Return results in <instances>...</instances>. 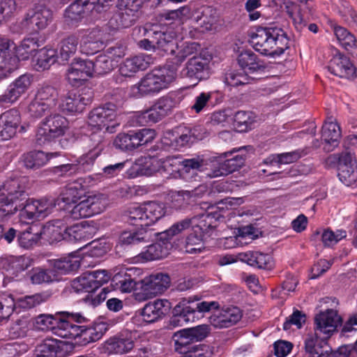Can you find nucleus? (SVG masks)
Returning <instances> with one entry per match:
<instances>
[{
  "label": "nucleus",
  "mask_w": 357,
  "mask_h": 357,
  "mask_svg": "<svg viewBox=\"0 0 357 357\" xmlns=\"http://www.w3.org/2000/svg\"><path fill=\"white\" fill-rule=\"evenodd\" d=\"M154 59L149 54H140L126 59L121 64L119 72L123 77H130L138 70H146L153 63Z\"/></svg>",
  "instance_id": "obj_29"
},
{
  "label": "nucleus",
  "mask_w": 357,
  "mask_h": 357,
  "mask_svg": "<svg viewBox=\"0 0 357 357\" xmlns=\"http://www.w3.org/2000/svg\"><path fill=\"white\" fill-rule=\"evenodd\" d=\"M84 196V191L74 181L67 184L56 199L58 205L77 204Z\"/></svg>",
  "instance_id": "obj_37"
},
{
  "label": "nucleus",
  "mask_w": 357,
  "mask_h": 357,
  "mask_svg": "<svg viewBox=\"0 0 357 357\" xmlns=\"http://www.w3.org/2000/svg\"><path fill=\"white\" fill-rule=\"evenodd\" d=\"M18 7L15 0H0V19L8 22L17 13Z\"/></svg>",
  "instance_id": "obj_60"
},
{
  "label": "nucleus",
  "mask_w": 357,
  "mask_h": 357,
  "mask_svg": "<svg viewBox=\"0 0 357 357\" xmlns=\"http://www.w3.org/2000/svg\"><path fill=\"white\" fill-rule=\"evenodd\" d=\"M111 278L106 270L86 271L71 282V288L77 294L96 291Z\"/></svg>",
  "instance_id": "obj_10"
},
{
  "label": "nucleus",
  "mask_w": 357,
  "mask_h": 357,
  "mask_svg": "<svg viewBox=\"0 0 357 357\" xmlns=\"http://www.w3.org/2000/svg\"><path fill=\"white\" fill-rule=\"evenodd\" d=\"M181 164L182 172H189L190 170H198L199 172H204V170L208 169V168L206 167L208 165L206 160L200 158L199 156L184 159L181 160Z\"/></svg>",
  "instance_id": "obj_63"
},
{
  "label": "nucleus",
  "mask_w": 357,
  "mask_h": 357,
  "mask_svg": "<svg viewBox=\"0 0 357 357\" xmlns=\"http://www.w3.org/2000/svg\"><path fill=\"white\" fill-rule=\"evenodd\" d=\"M174 102L171 98H162L149 109L143 111L139 116L140 123H152L160 121L171 112Z\"/></svg>",
  "instance_id": "obj_22"
},
{
  "label": "nucleus",
  "mask_w": 357,
  "mask_h": 357,
  "mask_svg": "<svg viewBox=\"0 0 357 357\" xmlns=\"http://www.w3.org/2000/svg\"><path fill=\"white\" fill-rule=\"evenodd\" d=\"M56 50L53 48L44 47L37 51L34 55L33 66L36 70L47 69L56 61Z\"/></svg>",
  "instance_id": "obj_40"
},
{
  "label": "nucleus",
  "mask_w": 357,
  "mask_h": 357,
  "mask_svg": "<svg viewBox=\"0 0 357 357\" xmlns=\"http://www.w3.org/2000/svg\"><path fill=\"white\" fill-rule=\"evenodd\" d=\"M200 45L197 43H184L178 47V51L176 55V63L180 65L188 56L197 53Z\"/></svg>",
  "instance_id": "obj_62"
},
{
  "label": "nucleus",
  "mask_w": 357,
  "mask_h": 357,
  "mask_svg": "<svg viewBox=\"0 0 357 357\" xmlns=\"http://www.w3.org/2000/svg\"><path fill=\"white\" fill-rule=\"evenodd\" d=\"M93 66V73L97 72L98 74H105L111 71L116 63L105 54H100L95 61H91Z\"/></svg>",
  "instance_id": "obj_58"
},
{
  "label": "nucleus",
  "mask_w": 357,
  "mask_h": 357,
  "mask_svg": "<svg viewBox=\"0 0 357 357\" xmlns=\"http://www.w3.org/2000/svg\"><path fill=\"white\" fill-rule=\"evenodd\" d=\"M248 35L253 48L264 55L280 56L289 47L287 33L278 26H259Z\"/></svg>",
  "instance_id": "obj_2"
},
{
  "label": "nucleus",
  "mask_w": 357,
  "mask_h": 357,
  "mask_svg": "<svg viewBox=\"0 0 357 357\" xmlns=\"http://www.w3.org/2000/svg\"><path fill=\"white\" fill-rule=\"evenodd\" d=\"M191 11L190 19L195 22L211 25L215 21L213 15L214 10L209 6L196 7L191 5Z\"/></svg>",
  "instance_id": "obj_43"
},
{
  "label": "nucleus",
  "mask_w": 357,
  "mask_h": 357,
  "mask_svg": "<svg viewBox=\"0 0 357 357\" xmlns=\"http://www.w3.org/2000/svg\"><path fill=\"white\" fill-rule=\"evenodd\" d=\"M176 79V72L165 66L155 68L140 81V87L149 89H165Z\"/></svg>",
  "instance_id": "obj_15"
},
{
  "label": "nucleus",
  "mask_w": 357,
  "mask_h": 357,
  "mask_svg": "<svg viewBox=\"0 0 357 357\" xmlns=\"http://www.w3.org/2000/svg\"><path fill=\"white\" fill-rule=\"evenodd\" d=\"M211 56L206 53H201L199 56H193L187 63V73L188 77L201 76L200 73L208 69V65Z\"/></svg>",
  "instance_id": "obj_39"
},
{
  "label": "nucleus",
  "mask_w": 357,
  "mask_h": 357,
  "mask_svg": "<svg viewBox=\"0 0 357 357\" xmlns=\"http://www.w3.org/2000/svg\"><path fill=\"white\" fill-rule=\"evenodd\" d=\"M64 236L70 242L86 241L90 238V234L82 225L75 224L63 227Z\"/></svg>",
  "instance_id": "obj_46"
},
{
  "label": "nucleus",
  "mask_w": 357,
  "mask_h": 357,
  "mask_svg": "<svg viewBox=\"0 0 357 357\" xmlns=\"http://www.w3.org/2000/svg\"><path fill=\"white\" fill-rule=\"evenodd\" d=\"M78 37L69 36L61 42L59 56L63 61H68L77 51Z\"/></svg>",
  "instance_id": "obj_52"
},
{
  "label": "nucleus",
  "mask_w": 357,
  "mask_h": 357,
  "mask_svg": "<svg viewBox=\"0 0 357 357\" xmlns=\"http://www.w3.org/2000/svg\"><path fill=\"white\" fill-rule=\"evenodd\" d=\"M328 339L314 333L309 335L305 340V349L308 357H327V352L331 351Z\"/></svg>",
  "instance_id": "obj_27"
},
{
  "label": "nucleus",
  "mask_w": 357,
  "mask_h": 357,
  "mask_svg": "<svg viewBox=\"0 0 357 357\" xmlns=\"http://www.w3.org/2000/svg\"><path fill=\"white\" fill-rule=\"evenodd\" d=\"M171 303L166 299H157L146 303L140 314L144 321L151 324L162 319L169 311Z\"/></svg>",
  "instance_id": "obj_24"
},
{
  "label": "nucleus",
  "mask_w": 357,
  "mask_h": 357,
  "mask_svg": "<svg viewBox=\"0 0 357 357\" xmlns=\"http://www.w3.org/2000/svg\"><path fill=\"white\" fill-rule=\"evenodd\" d=\"M68 128V121L61 114L47 116L40 124L36 135V143L38 146L51 144L63 135Z\"/></svg>",
  "instance_id": "obj_4"
},
{
  "label": "nucleus",
  "mask_w": 357,
  "mask_h": 357,
  "mask_svg": "<svg viewBox=\"0 0 357 357\" xmlns=\"http://www.w3.org/2000/svg\"><path fill=\"white\" fill-rule=\"evenodd\" d=\"M237 62L243 70L251 73L261 70L266 68L264 62L259 59L252 50L241 52L238 55Z\"/></svg>",
  "instance_id": "obj_35"
},
{
  "label": "nucleus",
  "mask_w": 357,
  "mask_h": 357,
  "mask_svg": "<svg viewBox=\"0 0 357 357\" xmlns=\"http://www.w3.org/2000/svg\"><path fill=\"white\" fill-rule=\"evenodd\" d=\"M155 47L166 53L174 54L176 43L173 32L153 31Z\"/></svg>",
  "instance_id": "obj_38"
},
{
  "label": "nucleus",
  "mask_w": 357,
  "mask_h": 357,
  "mask_svg": "<svg viewBox=\"0 0 357 357\" xmlns=\"http://www.w3.org/2000/svg\"><path fill=\"white\" fill-rule=\"evenodd\" d=\"M145 224L151 226L164 216L165 211L162 204L155 202H149L143 204Z\"/></svg>",
  "instance_id": "obj_41"
},
{
  "label": "nucleus",
  "mask_w": 357,
  "mask_h": 357,
  "mask_svg": "<svg viewBox=\"0 0 357 357\" xmlns=\"http://www.w3.org/2000/svg\"><path fill=\"white\" fill-rule=\"evenodd\" d=\"M219 218L218 212H206L195 216L190 218L192 229L194 232H199L205 236L216 227Z\"/></svg>",
  "instance_id": "obj_31"
},
{
  "label": "nucleus",
  "mask_w": 357,
  "mask_h": 357,
  "mask_svg": "<svg viewBox=\"0 0 357 357\" xmlns=\"http://www.w3.org/2000/svg\"><path fill=\"white\" fill-rule=\"evenodd\" d=\"M105 209V204L98 196H89L76 205L70 211L73 219L86 218L99 214Z\"/></svg>",
  "instance_id": "obj_19"
},
{
  "label": "nucleus",
  "mask_w": 357,
  "mask_h": 357,
  "mask_svg": "<svg viewBox=\"0 0 357 357\" xmlns=\"http://www.w3.org/2000/svg\"><path fill=\"white\" fill-rule=\"evenodd\" d=\"M242 261L259 269L270 270L273 266V257L267 253L259 251H248L241 255Z\"/></svg>",
  "instance_id": "obj_32"
},
{
  "label": "nucleus",
  "mask_w": 357,
  "mask_h": 357,
  "mask_svg": "<svg viewBox=\"0 0 357 357\" xmlns=\"http://www.w3.org/2000/svg\"><path fill=\"white\" fill-rule=\"evenodd\" d=\"M93 75V66L90 60L76 59L68 68L66 78L73 87H80L85 84Z\"/></svg>",
  "instance_id": "obj_18"
},
{
  "label": "nucleus",
  "mask_w": 357,
  "mask_h": 357,
  "mask_svg": "<svg viewBox=\"0 0 357 357\" xmlns=\"http://www.w3.org/2000/svg\"><path fill=\"white\" fill-rule=\"evenodd\" d=\"M328 68L332 74L346 78L353 77L356 72L349 59L342 54L334 56L330 61Z\"/></svg>",
  "instance_id": "obj_30"
},
{
  "label": "nucleus",
  "mask_w": 357,
  "mask_h": 357,
  "mask_svg": "<svg viewBox=\"0 0 357 357\" xmlns=\"http://www.w3.org/2000/svg\"><path fill=\"white\" fill-rule=\"evenodd\" d=\"M236 152L224 153L225 160L220 162H211L210 169L206 173V175L210 178H216L222 176H227L238 170L245 163V156L243 155L233 153Z\"/></svg>",
  "instance_id": "obj_11"
},
{
  "label": "nucleus",
  "mask_w": 357,
  "mask_h": 357,
  "mask_svg": "<svg viewBox=\"0 0 357 357\" xmlns=\"http://www.w3.org/2000/svg\"><path fill=\"white\" fill-rule=\"evenodd\" d=\"M218 301H202L199 298H183L174 307L171 323L177 325V322L194 321L202 317L204 314L213 310H216L210 317V323L219 328H229L242 317L241 310L236 306L222 307Z\"/></svg>",
  "instance_id": "obj_1"
},
{
  "label": "nucleus",
  "mask_w": 357,
  "mask_h": 357,
  "mask_svg": "<svg viewBox=\"0 0 357 357\" xmlns=\"http://www.w3.org/2000/svg\"><path fill=\"white\" fill-rule=\"evenodd\" d=\"M341 137L339 125L334 122H326L322 126L321 139L333 148L337 146Z\"/></svg>",
  "instance_id": "obj_42"
},
{
  "label": "nucleus",
  "mask_w": 357,
  "mask_h": 357,
  "mask_svg": "<svg viewBox=\"0 0 357 357\" xmlns=\"http://www.w3.org/2000/svg\"><path fill=\"white\" fill-rule=\"evenodd\" d=\"M63 222L61 220H54L49 222L44 227L43 234L51 241H60L66 239L64 236Z\"/></svg>",
  "instance_id": "obj_47"
},
{
  "label": "nucleus",
  "mask_w": 357,
  "mask_h": 357,
  "mask_svg": "<svg viewBox=\"0 0 357 357\" xmlns=\"http://www.w3.org/2000/svg\"><path fill=\"white\" fill-rule=\"evenodd\" d=\"M337 176L345 185L351 186L357 182V166L342 165L338 166Z\"/></svg>",
  "instance_id": "obj_55"
},
{
  "label": "nucleus",
  "mask_w": 357,
  "mask_h": 357,
  "mask_svg": "<svg viewBox=\"0 0 357 357\" xmlns=\"http://www.w3.org/2000/svg\"><path fill=\"white\" fill-rule=\"evenodd\" d=\"M128 218L130 224L137 227H146L143 204L129 208Z\"/></svg>",
  "instance_id": "obj_64"
},
{
  "label": "nucleus",
  "mask_w": 357,
  "mask_h": 357,
  "mask_svg": "<svg viewBox=\"0 0 357 357\" xmlns=\"http://www.w3.org/2000/svg\"><path fill=\"white\" fill-rule=\"evenodd\" d=\"M306 8L308 13H302L301 8L296 3L291 1L284 2V11L292 19L296 28L299 30L306 26L307 21L310 20V17L313 14L312 9L308 5L306 6Z\"/></svg>",
  "instance_id": "obj_33"
},
{
  "label": "nucleus",
  "mask_w": 357,
  "mask_h": 357,
  "mask_svg": "<svg viewBox=\"0 0 357 357\" xmlns=\"http://www.w3.org/2000/svg\"><path fill=\"white\" fill-rule=\"evenodd\" d=\"M116 116V105L112 102H107L101 106L93 108L88 114L89 126L101 131L105 129L108 132L116 131L119 123L114 121Z\"/></svg>",
  "instance_id": "obj_8"
},
{
  "label": "nucleus",
  "mask_w": 357,
  "mask_h": 357,
  "mask_svg": "<svg viewBox=\"0 0 357 357\" xmlns=\"http://www.w3.org/2000/svg\"><path fill=\"white\" fill-rule=\"evenodd\" d=\"M73 350V345L64 341L46 339L36 349V357H67Z\"/></svg>",
  "instance_id": "obj_20"
},
{
  "label": "nucleus",
  "mask_w": 357,
  "mask_h": 357,
  "mask_svg": "<svg viewBox=\"0 0 357 357\" xmlns=\"http://www.w3.org/2000/svg\"><path fill=\"white\" fill-rule=\"evenodd\" d=\"M57 91H37L34 98L28 106V113L33 119L41 118L46 112L56 106Z\"/></svg>",
  "instance_id": "obj_13"
},
{
  "label": "nucleus",
  "mask_w": 357,
  "mask_h": 357,
  "mask_svg": "<svg viewBox=\"0 0 357 357\" xmlns=\"http://www.w3.org/2000/svg\"><path fill=\"white\" fill-rule=\"evenodd\" d=\"M52 19V10L45 6H40L27 13L22 24L27 29L37 31L46 28Z\"/></svg>",
  "instance_id": "obj_21"
},
{
  "label": "nucleus",
  "mask_w": 357,
  "mask_h": 357,
  "mask_svg": "<svg viewBox=\"0 0 357 357\" xmlns=\"http://www.w3.org/2000/svg\"><path fill=\"white\" fill-rule=\"evenodd\" d=\"M40 45L38 40L34 38H24L20 45L14 47L15 53L21 60H27L33 52L38 51Z\"/></svg>",
  "instance_id": "obj_48"
},
{
  "label": "nucleus",
  "mask_w": 357,
  "mask_h": 357,
  "mask_svg": "<svg viewBox=\"0 0 357 357\" xmlns=\"http://www.w3.org/2000/svg\"><path fill=\"white\" fill-rule=\"evenodd\" d=\"M21 117L17 109H9L0 115V141L12 138L17 132Z\"/></svg>",
  "instance_id": "obj_26"
},
{
  "label": "nucleus",
  "mask_w": 357,
  "mask_h": 357,
  "mask_svg": "<svg viewBox=\"0 0 357 357\" xmlns=\"http://www.w3.org/2000/svg\"><path fill=\"white\" fill-rule=\"evenodd\" d=\"M98 155L99 153L90 151L79 158L75 162L79 174L91 171Z\"/></svg>",
  "instance_id": "obj_59"
},
{
  "label": "nucleus",
  "mask_w": 357,
  "mask_h": 357,
  "mask_svg": "<svg viewBox=\"0 0 357 357\" xmlns=\"http://www.w3.org/2000/svg\"><path fill=\"white\" fill-rule=\"evenodd\" d=\"M211 328L207 324H201L195 327L186 328L178 331L174 334L175 351L185 354L198 344L196 342L202 341L208 336Z\"/></svg>",
  "instance_id": "obj_7"
},
{
  "label": "nucleus",
  "mask_w": 357,
  "mask_h": 357,
  "mask_svg": "<svg viewBox=\"0 0 357 357\" xmlns=\"http://www.w3.org/2000/svg\"><path fill=\"white\" fill-rule=\"evenodd\" d=\"M170 278L167 274L158 273L142 280V290L147 297L162 294L169 287Z\"/></svg>",
  "instance_id": "obj_23"
},
{
  "label": "nucleus",
  "mask_w": 357,
  "mask_h": 357,
  "mask_svg": "<svg viewBox=\"0 0 357 357\" xmlns=\"http://www.w3.org/2000/svg\"><path fill=\"white\" fill-rule=\"evenodd\" d=\"M158 241L146 246L139 257L145 261L158 260L166 257L169 251L172 247L170 241L165 238H161L160 233L158 234Z\"/></svg>",
  "instance_id": "obj_28"
},
{
  "label": "nucleus",
  "mask_w": 357,
  "mask_h": 357,
  "mask_svg": "<svg viewBox=\"0 0 357 357\" xmlns=\"http://www.w3.org/2000/svg\"><path fill=\"white\" fill-rule=\"evenodd\" d=\"M93 98V91H68L61 107L71 114L82 113L86 106L92 103Z\"/></svg>",
  "instance_id": "obj_16"
},
{
  "label": "nucleus",
  "mask_w": 357,
  "mask_h": 357,
  "mask_svg": "<svg viewBox=\"0 0 357 357\" xmlns=\"http://www.w3.org/2000/svg\"><path fill=\"white\" fill-rule=\"evenodd\" d=\"M40 238V234L33 233L31 227L29 226L25 230L20 231L17 235V242L21 248L30 249L37 244Z\"/></svg>",
  "instance_id": "obj_53"
},
{
  "label": "nucleus",
  "mask_w": 357,
  "mask_h": 357,
  "mask_svg": "<svg viewBox=\"0 0 357 357\" xmlns=\"http://www.w3.org/2000/svg\"><path fill=\"white\" fill-rule=\"evenodd\" d=\"M334 34L335 35L340 44L346 50H349L355 46L356 38L349 32L345 28L335 26L333 28Z\"/></svg>",
  "instance_id": "obj_57"
},
{
  "label": "nucleus",
  "mask_w": 357,
  "mask_h": 357,
  "mask_svg": "<svg viewBox=\"0 0 357 357\" xmlns=\"http://www.w3.org/2000/svg\"><path fill=\"white\" fill-rule=\"evenodd\" d=\"M181 172L182 164L179 157L169 156L163 160L162 174L167 177H180Z\"/></svg>",
  "instance_id": "obj_50"
},
{
  "label": "nucleus",
  "mask_w": 357,
  "mask_h": 357,
  "mask_svg": "<svg viewBox=\"0 0 357 357\" xmlns=\"http://www.w3.org/2000/svg\"><path fill=\"white\" fill-rule=\"evenodd\" d=\"M13 206H17L12 215L20 211V218L22 220H31L45 218L47 214L50 204L46 199H25L22 202H16Z\"/></svg>",
  "instance_id": "obj_12"
},
{
  "label": "nucleus",
  "mask_w": 357,
  "mask_h": 357,
  "mask_svg": "<svg viewBox=\"0 0 357 357\" xmlns=\"http://www.w3.org/2000/svg\"><path fill=\"white\" fill-rule=\"evenodd\" d=\"M190 218H185L173 224L168 229L160 233L161 238L168 239V241L174 236L181 233L191 227Z\"/></svg>",
  "instance_id": "obj_61"
},
{
  "label": "nucleus",
  "mask_w": 357,
  "mask_h": 357,
  "mask_svg": "<svg viewBox=\"0 0 357 357\" xmlns=\"http://www.w3.org/2000/svg\"><path fill=\"white\" fill-rule=\"evenodd\" d=\"M155 137V131L153 129L130 130L127 133H119L114 141V145L121 151H133L139 146L152 142Z\"/></svg>",
  "instance_id": "obj_9"
},
{
  "label": "nucleus",
  "mask_w": 357,
  "mask_h": 357,
  "mask_svg": "<svg viewBox=\"0 0 357 357\" xmlns=\"http://www.w3.org/2000/svg\"><path fill=\"white\" fill-rule=\"evenodd\" d=\"M70 321L84 323L86 321V319L81 313L59 312L55 314H41L36 317L35 324L39 330H51L60 337L59 334L61 331L68 330Z\"/></svg>",
  "instance_id": "obj_5"
},
{
  "label": "nucleus",
  "mask_w": 357,
  "mask_h": 357,
  "mask_svg": "<svg viewBox=\"0 0 357 357\" xmlns=\"http://www.w3.org/2000/svg\"><path fill=\"white\" fill-rule=\"evenodd\" d=\"M149 238L148 232L141 229L134 231H123L119 237V241L123 245H135L141 242H145Z\"/></svg>",
  "instance_id": "obj_54"
},
{
  "label": "nucleus",
  "mask_w": 357,
  "mask_h": 357,
  "mask_svg": "<svg viewBox=\"0 0 357 357\" xmlns=\"http://www.w3.org/2000/svg\"><path fill=\"white\" fill-rule=\"evenodd\" d=\"M56 155V153H46L42 151H33L24 154L23 162L26 168L38 169L45 165L52 158Z\"/></svg>",
  "instance_id": "obj_36"
},
{
  "label": "nucleus",
  "mask_w": 357,
  "mask_h": 357,
  "mask_svg": "<svg viewBox=\"0 0 357 357\" xmlns=\"http://www.w3.org/2000/svg\"><path fill=\"white\" fill-rule=\"evenodd\" d=\"M135 345L132 333L123 331L109 337L105 343V347L109 354H123L130 351Z\"/></svg>",
  "instance_id": "obj_25"
},
{
  "label": "nucleus",
  "mask_w": 357,
  "mask_h": 357,
  "mask_svg": "<svg viewBox=\"0 0 357 357\" xmlns=\"http://www.w3.org/2000/svg\"><path fill=\"white\" fill-rule=\"evenodd\" d=\"M234 122L240 132H247L252 129L255 123V116L251 112L240 110L235 113Z\"/></svg>",
  "instance_id": "obj_51"
},
{
  "label": "nucleus",
  "mask_w": 357,
  "mask_h": 357,
  "mask_svg": "<svg viewBox=\"0 0 357 357\" xmlns=\"http://www.w3.org/2000/svg\"><path fill=\"white\" fill-rule=\"evenodd\" d=\"M342 323L337 310L328 309L320 312L314 317V333L330 338Z\"/></svg>",
  "instance_id": "obj_14"
},
{
  "label": "nucleus",
  "mask_w": 357,
  "mask_h": 357,
  "mask_svg": "<svg viewBox=\"0 0 357 357\" xmlns=\"http://www.w3.org/2000/svg\"><path fill=\"white\" fill-rule=\"evenodd\" d=\"M51 297V294L47 291L26 296L17 301V306L24 310H29L47 302Z\"/></svg>",
  "instance_id": "obj_49"
},
{
  "label": "nucleus",
  "mask_w": 357,
  "mask_h": 357,
  "mask_svg": "<svg viewBox=\"0 0 357 357\" xmlns=\"http://www.w3.org/2000/svg\"><path fill=\"white\" fill-rule=\"evenodd\" d=\"M78 37L81 38L80 50L84 54L93 55L104 47V34L98 28L79 30Z\"/></svg>",
  "instance_id": "obj_17"
},
{
  "label": "nucleus",
  "mask_w": 357,
  "mask_h": 357,
  "mask_svg": "<svg viewBox=\"0 0 357 357\" xmlns=\"http://www.w3.org/2000/svg\"><path fill=\"white\" fill-rule=\"evenodd\" d=\"M81 266L78 257L68 256L57 259L54 262V267L61 273L66 274L77 271Z\"/></svg>",
  "instance_id": "obj_45"
},
{
  "label": "nucleus",
  "mask_w": 357,
  "mask_h": 357,
  "mask_svg": "<svg viewBox=\"0 0 357 357\" xmlns=\"http://www.w3.org/2000/svg\"><path fill=\"white\" fill-rule=\"evenodd\" d=\"M132 269H121L116 273L111 278V284L121 292H131L135 289L137 282L132 278Z\"/></svg>",
  "instance_id": "obj_34"
},
{
  "label": "nucleus",
  "mask_w": 357,
  "mask_h": 357,
  "mask_svg": "<svg viewBox=\"0 0 357 357\" xmlns=\"http://www.w3.org/2000/svg\"><path fill=\"white\" fill-rule=\"evenodd\" d=\"M32 259L29 257L21 255L18 257H11L9 259L4 261L3 266H7L6 270L13 275H17L31 266Z\"/></svg>",
  "instance_id": "obj_44"
},
{
  "label": "nucleus",
  "mask_w": 357,
  "mask_h": 357,
  "mask_svg": "<svg viewBox=\"0 0 357 357\" xmlns=\"http://www.w3.org/2000/svg\"><path fill=\"white\" fill-rule=\"evenodd\" d=\"M28 178L25 176L10 178L0 187V220L12 215L17 206L16 202L26 199Z\"/></svg>",
  "instance_id": "obj_3"
},
{
  "label": "nucleus",
  "mask_w": 357,
  "mask_h": 357,
  "mask_svg": "<svg viewBox=\"0 0 357 357\" xmlns=\"http://www.w3.org/2000/svg\"><path fill=\"white\" fill-rule=\"evenodd\" d=\"M252 82H254V79L250 78L246 74L235 72L227 73L224 79L226 86L230 87L246 86Z\"/></svg>",
  "instance_id": "obj_56"
},
{
  "label": "nucleus",
  "mask_w": 357,
  "mask_h": 357,
  "mask_svg": "<svg viewBox=\"0 0 357 357\" xmlns=\"http://www.w3.org/2000/svg\"><path fill=\"white\" fill-rule=\"evenodd\" d=\"M77 324L75 321H70L68 330L61 331L60 337L66 339L79 338L82 344L86 345L100 340L108 330V326L105 322L94 323L89 326Z\"/></svg>",
  "instance_id": "obj_6"
}]
</instances>
